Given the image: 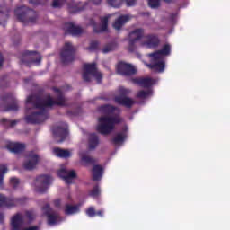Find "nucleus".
Wrapping results in <instances>:
<instances>
[{
  "label": "nucleus",
  "mask_w": 230,
  "mask_h": 230,
  "mask_svg": "<svg viewBox=\"0 0 230 230\" xmlns=\"http://www.w3.org/2000/svg\"><path fill=\"white\" fill-rule=\"evenodd\" d=\"M58 99L53 101L51 95L48 94L44 98H40L37 95H31L26 101V123L32 125H39L44 123L48 119L47 109L53 107V105H66V98L64 93L58 88H53Z\"/></svg>",
  "instance_id": "1"
},
{
  "label": "nucleus",
  "mask_w": 230,
  "mask_h": 230,
  "mask_svg": "<svg viewBox=\"0 0 230 230\" xmlns=\"http://www.w3.org/2000/svg\"><path fill=\"white\" fill-rule=\"evenodd\" d=\"M100 111L103 116L98 119L97 131L103 135L111 134L116 125L121 122V119L118 117L119 110L111 105H104L100 108Z\"/></svg>",
  "instance_id": "2"
},
{
  "label": "nucleus",
  "mask_w": 230,
  "mask_h": 230,
  "mask_svg": "<svg viewBox=\"0 0 230 230\" xmlns=\"http://www.w3.org/2000/svg\"><path fill=\"white\" fill-rule=\"evenodd\" d=\"M170 51L171 47L166 44L161 50L148 54V57L151 58V64H146V66L149 67V69H152V71L163 73V71H164V67H166V64L164 63V60H163V57L170 55Z\"/></svg>",
  "instance_id": "3"
},
{
  "label": "nucleus",
  "mask_w": 230,
  "mask_h": 230,
  "mask_svg": "<svg viewBox=\"0 0 230 230\" xmlns=\"http://www.w3.org/2000/svg\"><path fill=\"white\" fill-rule=\"evenodd\" d=\"M14 13L22 22H30L31 24L37 22V13L31 9L27 8L26 6L16 8Z\"/></svg>",
  "instance_id": "4"
},
{
  "label": "nucleus",
  "mask_w": 230,
  "mask_h": 230,
  "mask_svg": "<svg viewBox=\"0 0 230 230\" xmlns=\"http://www.w3.org/2000/svg\"><path fill=\"white\" fill-rule=\"evenodd\" d=\"M93 78H95L97 84L102 82V72H99L96 68V64H85L84 66L83 79L84 82H91Z\"/></svg>",
  "instance_id": "5"
},
{
  "label": "nucleus",
  "mask_w": 230,
  "mask_h": 230,
  "mask_svg": "<svg viewBox=\"0 0 230 230\" xmlns=\"http://www.w3.org/2000/svg\"><path fill=\"white\" fill-rule=\"evenodd\" d=\"M26 200L25 198L22 199H10L4 197V195L0 194V208H13V206H17V204H22ZM4 220V216L0 213V224H3Z\"/></svg>",
  "instance_id": "6"
},
{
  "label": "nucleus",
  "mask_w": 230,
  "mask_h": 230,
  "mask_svg": "<svg viewBox=\"0 0 230 230\" xmlns=\"http://www.w3.org/2000/svg\"><path fill=\"white\" fill-rule=\"evenodd\" d=\"M53 182V178L48 175H40L36 178L34 182L35 191L44 193L48 190V186Z\"/></svg>",
  "instance_id": "7"
},
{
  "label": "nucleus",
  "mask_w": 230,
  "mask_h": 230,
  "mask_svg": "<svg viewBox=\"0 0 230 230\" xmlns=\"http://www.w3.org/2000/svg\"><path fill=\"white\" fill-rule=\"evenodd\" d=\"M42 213L47 217L48 224L49 226H55L57 224H59V222H62V218H60L58 213L53 211L49 204H46L42 208Z\"/></svg>",
  "instance_id": "8"
},
{
  "label": "nucleus",
  "mask_w": 230,
  "mask_h": 230,
  "mask_svg": "<svg viewBox=\"0 0 230 230\" xmlns=\"http://www.w3.org/2000/svg\"><path fill=\"white\" fill-rule=\"evenodd\" d=\"M22 64H40L42 57L35 51H25L21 58Z\"/></svg>",
  "instance_id": "9"
},
{
  "label": "nucleus",
  "mask_w": 230,
  "mask_h": 230,
  "mask_svg": "<svg viewBox=\"0 0 230 230\" xmlns=\"http://www.w3.org/2000/svg\"><path fill=\"white\" fill-rule=\"evenodd\" d=\"M117 73L122 76H131V75H136V67L130 64L119 62L117 65Z\"/></svg>",
  "instance_id": "10"
},
{
  "label": "nucleus",
  "mask_w": 230,
  "mask_h": 230,
  "mask_svg": "<svg viewBox=\"0 0 230 230\" xmlns=\"http://www.w3.org/2000/svg\"><path fill=\"white\" fill-rule=\"evenodd\" d=\"M75 51V48L71 43L66 42L65 47L61 51V59L64 64H68V62H73V52Z\"/></svg>",
  "instance_id": "11"
},
{
  "label": "nucleus",
  "mask_w": 230,
  "mask_h": 230,
  "mask_svg": "<svg viewBox=\"0 0 230 230\" xmlns=\"http://www.w3.org/2000/svg\"><path fill=\"white\" fill-rule=\"evenodd\" d=\"M39 164V155L33 152L29 153L26 157V161L23 164L25 170H33Z\"/></svg>",
  "instance_id": "12"
},
{
  "label": "nucleus",
  "mask_w": 230,
  "mask_h": 230,
  "mask_svg": "<svg viewBox=\"0 0 230 230\" xmlns=\"http://www.w3.org/2000/svg\"><path fill=\"white\" fill-rule=\"evenodd\" d=\"M58 177H61L66 184H71L74 179H76V172L75 170L61 169L58 172Z\"/></svg>",
  "instance_id": "13"
},
{
  "label": "nucleus",
  "mask_w": 230,
  "mask_h": 230,
  "mask_svg": "<svg viewBox=\"0 0 230 230\" xmlns=\"http://www.w3.org/2000/svg\"><path fill=\"white\" fill-rule=\"evenodd\" d=\"M110 17H112V15L108 14L107 16L101 18V25L99 28L96 27V22L92 20L90 24L91 26H93V31H95V33H103V31H107Z\"/></svg>",
  "instance_id": "14"
},
{
  "label": "nucleus",
  "mask_w": 230,
  "mask_h": 230,
  "mask_svg": "<svg viewBox=\"0 0 230 230\" xmlns=\"http://www.w3.org/2000/svg\"><path fill=\"white\" fill-rule=\"evenodd\" d=\"M63 30L66 31V33H70V35H73L74 37L82 35V33H84V30L82 29V27L75 24L74 22L65 23Z\"/></svg>",
  "instance_id": "15"
},
{
  "label": "nucleus",
  "mask_w": 230,
  "mask_h": 230,
  "mask_svg": "<svg viewBox=\"0 0 230 230\" xmlns=\"http://www.w3.org/2000/svg\"><path fill=\"white\" fill-rule=\"evenodd\" d=\"M143 37V30L137 29L128 35L129 51H134V44Z\"/></svg>",
  "instance_id": "16"
},
{
  "label": "nucleus",
  "mask_w": 230,
  "mask_h": 230,
  "mask_svg": "<svg viewBox=\"0 0 230 230\" xmlns=\"http://www.w3.org/2000/svg\"><path fill=\"white\" fill-rule=\"evenodd\" d=\"M53 134L56 137H60L61 139H66L67 137V124L61 123L59 126L54 128Z\"/></svg>",
  "instance_id": "17"
},
{
  "label": "nucleus",
  "mask_w": 230,
  "mask_h": 230,
  "mask_svg": "<svg viewBox=\"0 0 230 230\" xmlns=\"http://www.w3.org/2000/svg\"><path fill=\"white\" fill-rule=\"evenodd\" d=\"M142 46H145L146 48H157V46H159V38L154 35L146 36L142 42Z\"/></svg>",
  "instance_id": "18"
},
{
  "label": "nucleus",
  "mask_w": 230,
  "mask_h": 230,
  "mask_svg": "<svg viewBox=\"0 0 230 230\" xmlns=\"http://www.w3.org/2000/svg\"><path fill=\"white\" fill-rule=\"evenodd\" d=\"M89 4V2H85L84 4L82 3H76L75 1H70L68 3V10L70 13H76V12H82V10H85V6Z\"/></svg>",
  "instance_id": "19"
},
{
  "label": "nucleus",
  "mask_w": 230,
  "mask_h": 230,
  "mask_svg": "<svg viewBox=\"0 0 230 230\" xmlns=\"http://www.w3.org/2000/svg\"><path fill=\"white\" fill-rule=\"evenodd\" d=\"M79 159L83 166H89V164H93L94 163V158L89 155V151H80Z\"/></svg>",
  "instance_id": "20"
},
{
  "label": "nucleus",
  "mask_w": 230,
  "mask_h": 230,
  "mask_svg": "<svg viewBox=\"0 0 230 230\" xmlns=\"http://www.w3.org/2000/svg\"><path fill=\"white\" fill-rule=\"evenodd\" d=\"M132 19V16L126 14V15H122L119 16L117 20H115V22H113V28L114 30L119 31L121 30V28H123V26H125V24H127V22H128V21Z\"/></svg>",
  "instance_id": "21"
},
{
  "label": "nucleus",
  "mask_w": 230,
  "mask_h": 230,
  "mask_svg": "<svg viewBox=\"0 0 230 230\" xmlns=\"http://www.w3.org/2000/svg\"><path fill=\"white\" fill-rule=\"evenodd\" d=\"M11 225L13 230H19L24 225V217L21 214H16L11 219Z\"/></svg>",
  "instance_id": "22"
},
{
  "label": "nucleus",
  "mask_w": 230,
  "mask_h": 230,
  "mask_svg": "<svg viewBox=\"0 0 230 230\" xmlns=\"http://www.w3.org/2000/svg\"><path fill=\"white\" fill-rule=\"evenodd\" d=\"M52 152L56 155V157H61L62 159H68V157H71V155H73V150L62 149L59 147L54 148Z\"/></svg>",
  "instance_id": "23"
},
{
  "label": "nucleus",
  "mask_w": 230,
  "mask_h": 230,
  "mask_svg": "<svg viewBox=\"0 0 230 230\" xmlns=\"http://www.w3.org/2000/svg\"><path fill=\"white\" fill-rule=\"evenodd\" d=\"M6 148L9 152H12V154H21V152L24 151V144L9 142L6 145Z\"/></svg>",
  "instance_id": "24"
},
{
  "label": "nucleus",
  "mask_w": 230,
  "mask_h": 230,
  "mask_svg": "<svg viewBox=\"0 0 230 230\" xmlns=\"http://www.w3.org/2000/svg\"><path fill=\"white\" fill-rule=\"evenodd\" d=\"M135 84H137V85H140V87H152L154 84H155V80L150 78V77H146V78H138V79H134Z\"/></svg>",
  "instance_id": "25"
},
{
  "label": "nucleus",
  "mask_w": 230,
  "mask_h": 230,
  "mask_svg": "<svg viewBox=\"0 0 230 230\" xmlns=\"http://www.w3.org/2000/svg\"><path fill=\"white\" fill-rule=\"evenodd\" d=\"M115 102L119 103V105H124V107H131L134 105V100L124 95L115 97Z\"/></svg>",
  "instance_id": "26"
},
{
  "label": "nucleus",
  "mask_w": 230,
  "mask_h": 230,
  "mask_svg": "<svg viewBox=\"0 0 230 230\" xmlns=\"http://www.w3.org/2000/svg\"><path fill=\"white\" fill-rule=\"evenodd\" d=\"M6 21H8V9L6 5H0V25L6 26Z\"/></svg>",
  "instance_id": "27"
},
{
  "label": "nucleus",
  "mask_w": 230,
  "mask_h": 230,
  "mask_svg": "<svg viewBox=\"0 0 230 230\" xmlns=\"http://www.w3.org/2000/svg\"><path fill=\"white\" fill-rule=\"evenodd\" d=\"M93 181H100L103 175V168L100 165L93 166Z\"/></svg>",
  "instance_id": "28"
},
{
  "label": "nucleus",
  "mask_w": 230,
  "mask_h": 230,
  "mask_svg": "<svg viewBox=\"0 0 230 230\" xmlns=\"http://www.w3.org/2000/svg\"><path fill=\"white\" fill-rule=\"evenodd\" d=\"M98 146V136L96 134H90L89 136V148L94 150Z\"/></svg>",
  "instance_id": "29"
},
{
  "label": "nucleus",
  "mask_w": 230,
  "mask_h": 230,
  "mask_svg": "<svg viewBox=\"0 0 230 230\" xmlns=\"http://www.w3.org/2000/svg\"><path fill=\"white\" fill-rule=\"evenodd\" d=\"M150 96H152V90H141L137 93V98H139L140 100H146V98H150Z\"/></svg>",
  "instance_id": "30"
},
{
  "label": "nucleus",
  "mask_w": 230,
  "mask_h": 230,
  "mask_svg": "<svg viewBox=\"0 0 230 230\" xmlns=\"http://www.w3.org/2000/svg\"><path fill=\"white\" fill-rule=\"evenodd\" d=\"M80 209L78 208V206H72V205H66L65 213L66 215H75V213H78Z\"/></svg>",
  "instance_id": "31"
},
{
  "label": "nucleus",
  "mask_w": 230,
  "mask_h": 230,
  "mask_svg": "<svg viewBox=\"0 0 230 230\" xmlns=\"http://www.w3.org/2000/svg\"><path fill=\"white\" fill-rule=\"evenodd\" d=\"M6 172H8V167L4 164L0 165V188H3V181Z\"/></svg>",
  "instance_id": "32"
},
{
  "label": "nucleus",
  "mask_w": 230,
  "mask_h": 230,
  "mask_svg": "<svg viewBox=\"0 0 230 230\" xmlns=\"http://www.w3.org/2000/svg\"><path fill=\"white\" fill-rule=\"evenodd\" d=\"M165 3H170L172 0H164ZM150 8H159L161 6V0H148Z\"/></svg>",
  "instance_id": "33"
},
{
  "label": "nucleus",
  "mask_w": 230,
  "mask_h": 230,
  "mask_svg": "<svg viewBox=\"0 0 230 230\" xmlns=\"http://www.w3.org/2000/svg\"><path fill=\"white\" fill-rule=\"evenodd\" d=\"M125 133H119L114 138H113V143L114 145H121L123 141H125Z\"/></svg>",
  "instance_id": "34"
},
{
  "label": "nucleus",
  "mask_w": 230,
  "mask_h": 230,
  "mask_svg": "<svg viewBox=\"0 0 230 230\" xmlns=\"http://www.w3.org/2000/svg\"><path fill=\"white\" fill-rule=\"evenodd\" d=\"M116 48H117L116 43H110L102 49V53L104 54L111 53V51H114Z\"/></svg>",
  "instance_id": "35"
},
{
  "label": "nucleus",
  "mask_w": 230,
  "mask_h": 230,
  "mask_svg": "<svg viewBox=\"0 0 230 230\" xmlns=\"http://www.w3.org/2000/svg\"><path fill=\"white\" fill-rule=\"evenodd\" d=\"M108 4L113 8H119L123 4V0H108Z\"/></svg>",
  "instance_id": "36"
},
{
  "label": "nucleus",
  "mask_w": 230,
  "mask_h": 230,
  "mask_svg": "<svg viewBox=\"0 0 230 230\" xmlns=\"http://www.w3.org/2000/svg\"><path fill=\"white\" fill-rule=\"evenodd\" d=\"M1 123L5 127H15L17 125V120H8L7 119H2Z\"/></svg>",
  "instance_id": "37"
},
{
  "label": "nucleus",
  "mask_w": 230,
  "mask_h": 230,
  "mask_svg": "<svg viewBox=\"0 0 230 230\" xmlns=\"http://www.w3.org/2000/svg\"><path fill=\"white\" fill-rule=\"evenodd\" d=\"M90 197H93V199H96L100 197V187L95 186L93 190L90 192Z\"/></svg>",
  "instance_id": "38"
},
{
  "label": "nucleus",
  "mask_w": 230,
  "mask_h": 230,
  "mask_svg": "<svg viewBox=\"0 0 230 230\" xmlns=\"http://www.w3.org/2000/svg\"><path fill=\"white\" fill-rule=\"evenodd\" d=\"M66 4V0H53L52 6L54 8H60L61 6H64Z\"/></svg>",
  "instance_id": "39"
},
{
  "label": "nucleus",
  "mask_w": 230,
  "mask_h": 230,
  "mask_svg": "<svg viewBox=\"0 0 230 230\" xmlns=\"http://www.w3.org/2000/svg\"><path fill=\"white\" fill-rule=\"evenodd\" d=\"M100 45V43H98V41H92L88 50L89 51H96V49H98V46Z\"/></svg>",
  "instance_id": "40"
},
{
  "label": "nucleus",
  "mask_w": 230,
  "mask_h": 230,
  "mask_svg": "<svg viewBox=\"0 0 230 230\" xmlns=\"http://www.w3.org/2000/svg\"><path fill=\"white\" fill-rule=\"evenodd\" d=\"M86 215L90 217H96V211L94 210V208L90 207L87 210H86Z\"/></svg>",
  "instance_id": "41"
},
{
  "label": "nucleus",
  "mask_w": 230,
  "mask_h": 230,
  "mask_svg": "<svg viewBox=\"0 0 230 230\" xmlns=\"http://www.w3.org/2000/svg\"><path fill=\"white\" fill-rule=\"evenodd\" d=\"M119 93L125 96L127 94H130V89H127V88H125L123 86H120L119 88Z\"/></svg>",
  "instance_id": "42"
},
{
  "label": "nucleus",
  "mask_w": 230,
  "mask_h": 230,
  "mask_svg": "<svg viewBox=\"0 0 230 230\" xmlns=\"http://www.w3.org/2000/svg\"><path fill=\"white\" fill-rule=\"evenodd\" d=\"M10 184H11L12 188H17V186H19V179L11 178Z\"/></svg>",
  "instance_id": "43"
},
{
  "label": "nucleus",
  "mask_w": 230,
  "mask_h": 230,
  "mask_svg": "<svg viewBox=\"0 0 230 230\" xmlns=\"http://www.w3.org/2000/svg\"><path fill=\"white\" fill-rule=\"evenodd\" d=\"M44 1L47 0H30V4H42V3H44Z\"/></svg>",
  "instance_id": "44"
},
{
  "label": "nucleus",
  "mask_w": 230,
  "mask_h": 230,
  "mask_svg": "<svg viewBox=\"0 0 230 230\" xmlns=\"http://www.w3.org/2000/svg\"><path fill=\"white\" fill-rule=\"evenodd\" d=\"M136 1L137 0H126L127 6H134L136 4Z\"/></svg>",
  "instance_id": "45"
},
{
  "label": "nucleus",
  "mask_w": 230,
  "mask_h": 230,
  "mask_svg": "<svg viewBox=\"0 0 230 230\" xmlns=\"http://www.w3.org/2000/svg\"><path fill=\"white\" fill-rule=\"evenodd\" d=\"M19 105H17L16 102H14L9 109L8 111H18Z\"/></svg>",
  "instance_id": "46"
},
{
  "label": "nucleus",
  "mask_w": 230,
  "mask_h": 230,
  "mask_svg": "<svg viewBox=\"0 0 230 230\" xmlns=\"http://www.w3.org/2000/svg\"><path fill=\"white\" fill-rule=\"evenodd\" d=\"M93 4H102V0H91Z\"/></svg>",
  "instance_id": "47"
},
{
  "label": "nucleus",
  "mask_w": 230,
  "mask_h": 230,
  "mask_svg": "<svg viewBox=\"0 0 230 230\" xmlns=\"http://www.w3.org/2000/svg\"><path fill=\"white\" fill-rule=\"evenodd\" d=\"M3 62H4L3 55L0 54V67H3Z\"/></svg>",
  "instance_id": "48"
},
{
  "label": "nucleus",
  "mask_w": 230,
  "mask_h": 230,
  "mask_svg": "<svg viewBox=\"0 0 230 230\" xmlns=\"http://www.w3.org/2000/svg\"><path fill=\"white\" fill-rule=\"evenodd\" d=\"M54 204L57 208H58V206H60V199H57L54 201Z\"/></svg>",
  "instance_id": "49"
},
{
  "label": "nucleus",
  "mask_w": 230,
  "mask_h": 230,
  "mask_svg": "<svg viewBox=\"0 0 230 230\" xmlns=\"http://www.w3.org/2000/svg\"><path fill=\"white\" fill-rule=\"evenodd\" d=\"M103 213L104 211L103 210H99L96 215H98V217H103Z\"/></svg>",
  "instance_id": "50"
},
{
  "label": "nucleus",
  "mask_w": 230,
  "mask_h": 230,
  "mask_svg": "<svg viewBox=\"0 0 230 230\" xmlns=\"http://www.w3.org/2000/svg\"><path fill=\"white\" fill-rule=\"evenodd\" d=\"M26 216L28 217V218H31V216L30 215V212H27Z\"/></svg>",
  "instance_id": "51"
}]
</instances>
